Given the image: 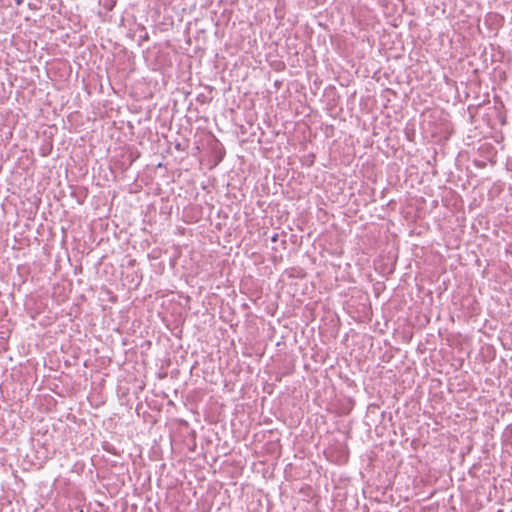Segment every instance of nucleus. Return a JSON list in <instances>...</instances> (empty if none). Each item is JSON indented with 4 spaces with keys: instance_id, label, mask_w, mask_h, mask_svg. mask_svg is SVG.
Returning a JSON list of instances; mask_svg holds the SVG:
<instances>
[{
    "instance_id": "3",
    "label": "nucleus",
    "mask_w": 512,
    "mask_h": 512,
    "mask_svg": "<svg viewBox=\"0 0 512 512\" xmlns=\"http://www.w3.org/2000/svg\"><path fill=\"white\" fill-rule=\"evenodd\" d=\"M498 512H501V511H498Z\"/></svg>"
},
{
    "instance_id": "1",
    "label": "nucleus",
    "mask_w": 512,
    "mask_h": 512,
    "mask_svg": "<svg viewBox=\"0 0 512 512\" xmlns=\"http://www.w3.org/2000/svg\"><path fill=\"white\" fill-rule=\"evenodd\" d=\"M278 240V234H274L272 237H271V241L272 242H277Z\"/></svg>"
},
{
    "instance_id": "2",
    "label": "nucleus",
    "mask_w": 512,
    "mask_h": 512,
    "mask_svg": "<svg viewBox=\"0 0 512 512\" xmlns=\"http://www.w3.org/2000/svg\"><path fill=\"white\" fill-rule=\"evenodd\" d=\"M498 512H501V511H498Z\"/></svg>"
}]
</instances>
